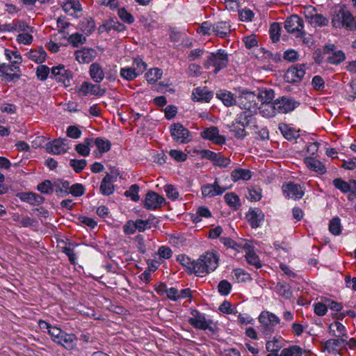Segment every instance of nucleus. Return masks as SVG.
<instances>
[{
    "instance_id": "1",
    "label": "nucleus",
    "mask_w": 356,
    "mask_h": 356,
    "mask_svg": "<svg viewBox=\"0 0 356 356\" xmlns=\"http://www.w3.org/2000/svg\"><path fill=\"white\" fill-rule=\"evenodd\" d=\"M219 255L215 251H207L194 260L193 274L203 277L213 272L218 266Z\"/></svg>"
},
{
    "instance_id": "2",
    "label": "nucleus",
    "mask_w": 356,
    "mask_h": 356,
    "mask_svg": "<svg viewBox=\"0 0 356 356\" xmlns=\"http://www.w3.org/2000/svg\"><path fill=\"white\" fill-rule=\"evenodd\" d=\"M331 24L335 29L353 30L356 29V18L346 8L339 6L332 11Z\"/></svg>"
},
{
    "instance_id": "3",
    "label": "nucleus",
    "mask_w": 356,
    "mask_h": 356,
    "mask_svg": "<svg viewBox=\"0 0 356 356\" xmlns=\"http://www.w3.org/2000/svg\"><path fill=\"white\" fill-rule=\"evenodd\" d=\"M51 340L67 349H72L76 346V337L72 334H67L58 327L54 326L48 333Z\"/></svg>"
},
{
    "instance_id": "4",
    "label": "nucleus",
    "mask_w": 356,
    "mask_h": 356,
    "mask_svg": "<svg viewBox=\"0 0 356 356\" xmlns=\"http://www.w3.org/2000/svg\"><path fill=\"white\" fill-rule=\"evenodd\" d=\"M188 323L193 327L214 332L216 330V325L211 319H208L206 315L201 313L197 309H192L191 312V316L188 318Z\"/></svg>"
},
{
    "instance_id": "5",
    "label": "nucleus",
    "mask_w": 356,
    "mask_h": 356,
    "mask_svg": "<svg viewBox=\"0 0 356 356\" xmlns=\"http://www.w3.org/2000/svg\"><path fill=\"white\" fill-rule=\"evenodd\" d=\"M229 62L228 55L225 50L218 49L216 52L211 53L204 63V67L209 69L214 67V73L217 74L220 70L227 67Z\"/></svg>"
},
{
    "instance_id": "6",
    "label": "nucleus",
    "mask_w": 356,
    "mask_h": 356,
    "mask_svg": "<svg viewBox=\"0 0 356 356\" xmlns=\"http://www.w3.org/2000/svg\"><path fill=\"white\" fill-rule=\"evenodd\" d=\"M261 323L260 330L265 337H268L274 331L275 327L280 323V318L275 314L268 312H262L259 316Z\"/></svg>"
},
{
    "instance_id": "7",
    "label": "nucleus",
    "mask_w": 356,
    "mask_h": 356,
    "mask_svg": "<svg viewBox=\"0 0 356 356\" xmlns=\"http://www.w3.org/2000/svg\"><path fill=\"white\" fill-rule=\"evenodd\" d=\"M50 77L57 82L61 83L65 87H69L71 86L73 74L65 65H58L51 67Z\"/></svg>"
},
{
    "instance_id": "8",
    "label": "nucleus",
    "mask_w": 356,
    "mask_h": 356,
    "mask_svg": "<svg viewBox=\"0 0 356 356\" xmlns=\"http://www.w3.org/2000/svg\"><path fill=\"white\" fill-rule=\"evenodd\" d=\"M284 29L288 33L293 34L296 38H302L305 34L303 20L296 15H291L286 19Z\"/></svg>"
},
{
    "instance_id": "9",
    "label": "nucleus",
    "mask_w": 356,
    "mask_h": 356,
    "mask_svg": "<svg viewBox=\"0 0 356 356\" xmlns=\"http://www.w3.org/2000/svg\"><path fill=\"white\" fill-rule=\"evenodd\" d=\"M258 100L259 97L254 92L245 91L237 97L236 104L244 111H253L256 113Z\"/></svg>"
},
{
    "instance_id": "10",
    "label": "nucleus",
    "mask_w": 356,
    "mask_h": 356,
    "mask_svg": "<svg viewBox=\"0 0 356 356\" xmlns=\"http://www.w3.org/2000/svg\"><path fill=\"white\" fill-rule=\"evenodd\" d=\"M170 132L173 140L178 143L185 144L191 140L190 131L180 123L172 124Z\"/></svg>"
},
{
    "instance_id": "11",
    "label": "nucleus",
    "mask_w": 356,
    "mask_h": 356,
    "mask_svg": "<svg viewBox=\"0 0 356 356\" xmlns=\"http://www.w3.org/2000/svg\"><path fill=\"white\" fill-rule=\"evenodd\" d=\"M76 92L80 96L94 95L102 97L106 93V89L99 85L84 81L77 88Z\"/></svg>"
},
{
    "instance_id": "12",
    "label": "nucleus",
    "mask_w": 356,
    "mask_h": 356,
    "mask_svg": "<svg viewBox=\"0 0 356 356\" xmlns=\"http://www.w3.org/2000/svg\"><path fill=\"white\" fill-rule=\"evenodd\" d=\"M20 76V67L8 63H2L0 65V77L6 81H13L19 79Z\"/></svg>"
},
{
    "instance_id": "13",
    "label": "nucleus",
    "mask_w": 356,
    "mask_h": 356,
    "mask_svg": "<svg viewBox=\"0 0 356 356\" xmlns=\"http://www.w3.org/2000/svg\"><path fill=\"white\" fill-rule=\"evenodd\" d=\"M266 99L259 106V111L261 115L266 118L274 117L277 113L275 101L270 102L273 98V92L272 90L265 92Z\"/></svg>"
},
{
    "instance_id": "14",
    "label": "nucleus",
    "mask_w": 356,
    "mask_h": 356,
    "mask_svg": "<svg viewBox=\"0 0 356 356\" xmlns=\"http://www.w3.org/2000/svg\"><path fill=\"white\" fill-rule=\"evenodd\" d=\"M254 113L253 111H243L237 115L234 122L244 128L250 127L252 129L257 127Z\"/></svg>"
},
{
    "instance_id": "15",
    "label": "nucleus",
    "mask_w": 356,
    "mask_h": 356,
    "mask_svg": "<svg viewBox=\"0 0 356 356\" xmlns=\"http://www.w3.org/2000/svg\"><path fill=\"white\" fill-rule=\"evenodd\" d=\"M282 191L286 197L293 200L300 199L305 192L300 184L293 182L284 183L282 185Z\"/></svg>"
},
{
    "instance_id": "16",
    "label": "nucleus",
    "mask_w": 356,
    "mask_h": 356,
    "mask_svg": "<svg viewBox=\"0 0 356 356\" xmlns=\"http://www.w3.org/2000/svg\"><path fill=\"white\" fill-rule=\"evenodd\" d=\"M165 202V198L156 192L149 191L147 193L144 207L148 210L159 209Z\"/></svg>"
},
{
    "instance_id": "17",
    "label": "nucleus",
    "mask_w": 356,
    "mask_h": 356,
    "mask_svg": "<svg viewBox=\"0 0 356 356\" xmlns=\"http://www.w3.org/2000/svg\"><path fill=\"white\" fill-rule=\"evenodd\" d=\"M46 149L48 153L53 154H61L67 152L69 149L68 140L67 139L58 138L46 145Z\"/></svg>"
},
{
    "instance_id": "18",
    "label": "nucleus",
    "mask_w": 356,
    "mask_h": 356,
    "mask_svg": "<svg viewBox=\"0 0 356 356\" xmlns=\"http://www.w3.org/2000/svg\"><path fill=\"white\" fill-rule=\"evenodd\" d=\"M305 71L304 65H295L289 67L285 74L284 79L286 81L289 83H296L302 80L305 76Z\"/></svg>"
},
{
    "instance_id": "19",
    "label": "nucleus",
    "mask_w": 356,
    "mask_h": 356,
    "mask_svg": "<svg viewBox=\"0 0 356 356\" xmlns=\"http://www.w3.org/2000/svg\"><path fill=\"white\" fill-rule=\"evenodd\" d=\"M277 113H287L295 110L298 106L299 102L293 99L282 97L275 100Z\"/></svg>"
},
{
    "instance_id": "20",
    "label": "nucleus",
    "mask_w": 356,
    "mask_h": 356,
    "mask_svg": "<svg viewBox=\"0 0 356 356\" xmlns=\"http://www.w3.org/2000/svg\"><path fill=\"white\" fill-rule=\"evenodd\" d=\"M227 189V187L222 186L218 179H216L213 184H208L202 186V193L204 197H212L222 195Z\"/></svg>"
},
{
    "instance_id": "21",
    "label": "nucleus",
    "mask_w": 356,
    "mask_h": 356,
    "mask_svg": "<svg viewBox=\"0 0 356 356\" xmlns=\"http://www.w3.org/2000/svg\"><path fill=\"white\" fill-rule=\"evenodd\" d=\"M75 59L80 63H89L92 62L97 56V51L92 48L83 47L74 52Z\"/></svg>"
},
{
    "instance_id": "22",
    "label": "nucleus",
    "mask_w": 356,
    "mask_h": 356,
    "mask_svg": "<svg viewBox=\"0 0 356 356\" xmlns=\"http://www.w3.org/2000/svg\"><path fill=\"white\" fill-rule=\"evenodd\" d=\"M201 136L203 138L211 140L213 143L222 145L225 143V138L219 134V130L216 127L205 129Z\"/></svg>"
},
{
    "instance_id": "23",
    "label": "nucleus",
    "mask_w": 356,
    "mask_h": 356,
    "mask_svg": "<svg viewBox=\"0 0 356 356\" xmlns=\"http://www.w3.org/2000/svg\"><path fill=\"white\" fill-rule=\"evenodd\" d=\"M334 50L335 47L334 44L327 45L325 47V51L326 53L332 52L327 58V62L330 64L338 65L345 60L346 56L345 54L342 51Z\"/></svg>"
},
{
    "instance_id": "24",
    "label": "nucleus",
    "mask_w": 356,
    "mask_h": 356,
    "mask_svg": "<svg viewBox=\"0 0 356 356\" xmlns=\"http://www.w3.org/2000/svg\"><path fill=\"white\" fill-rule=\"evenodd\" d=\"M305 17L309 23L313 26H325L327 25L329 22L328 19L323 15L318 13L315 8L309 11L308 13L306 14Z\"/></svg>"
},
{
    "instance_id": "25",
    "label": "nucleus",
    "mask_w": 356,
    "mask_h": 356,
    "mask_svg": "<svg viewBox=\"0 0 356 356\" xmlns=\"http://www.w3.org/2000/svg\"><path fill=\"white\" fill-rule=\"evenodd\" d=\"M246 218L252 227L257 228L264 220V214L259 209H250L246 214Z\"/></svg>"
},
{
    "instance_id": "26",
    "label": "nucleus",
    "mask_w": 356,
    "mask_h": 356,
    "mask_svg": "<svg viewBox=\"0 0 356 356\" xmlns=\"http://www.w3.org/2000/svg\"><path fill=\"white\" fill-rule=\"evenodd\" d=\"M213 93L207 88H196L192 93V99L197 102H209L213 98Z\"/></svg>"
},
{
    "instance_id": "27",
    "label": "nucleus",
    "mask_w": 356,
    "mask_h": 356,
    "mask_svg": "<svg viewBox=\"0 0 356 356\" xmlns=\"http://www.w3.org/2000/svg\"><path fill=\"white\" fill-rule=\"evenodd\" d=\"M115 181L113 176L107 174L102 181L100 185V191L104 195H110L114 192V186L113 183Z\"/></svg>"
},
{
    "instance_id": "28",
    "label": "nucleus",
    "mask_w": 356,
    "mask_h": 356,
    "mask_svg": "<svg viewBox=\"0 0 356 356\" xmlns=\"http://www.w3.org/2000/svg\"><path fill=\"white\" fill-rule=\"evenodd\" d=\"M63 10L68 15L78 17L77 13L81 12L82 7L77 0H68L63 5Z\"/></svg>"
},
{
    "instance_id": "29",
    "label": "nucleus",
    "mask_w": 356,
    "mask_h": 356,
    "mask_svg": "<svg viewBox=\"0 0 356 356\" xmlns=\"http://www.w3.org/2000/svg\"><path fill=\"white\" fill-rule=\"evenodd\" d=\"M304 162L309 170L318 174L323 175L326 172L325 165L318 160L311 157H306Z\"/></svg>"
},
{
    "instance_id": "30",
    "label": "nucleus",
    "mask_w": 356,
    "mask_h": 356,
    "mask_svg": "<svg viewBox=\"0 0 356 356\" xmlns=\"http://www.w3.org/2000/svg\"><path fill=\"white\" fill-rule=\"evenodd\" d=\"M344 341L345 339L341 338L328 339L324 343L323 350L329 353H337Z\"/></svg>"
},
{
    "instance_id": "31",
    "label": "nucleus",
    "mask_w": 356,
    "mask_h": 356,
    "mask_svg": "<svg viewBox=\"0 0 356 356\" xmlns=\"http://www.w3.org/2000/svg\"><path fill=\"white\" fill-rule=\"evenodd\" d=\"M91 79L96 83H100L104 78V73L101 65L95 63L90 66L89 70Z\"/></svg>"
},
{
    "instance_id": "32",
    "label": "nucleus",
    "mask_w": 356,
    "mask_h": 356,
    "mask_svg": "<svg viewBox=\"0 0 356 356\" xmlns=\"http://www.w3.org/2000/svg\"><path fill=\"white\" fill-rule=\"evenodd\" d=\"M330 333L337 338L346 337L347 332L345 326L339 321L332 323L329 326Z\"/></svg>"
},
{
    "instance_id": "33",
    "label": "nucleus",
    "mask_w": 356,
    "mask_h": 356,
    "mask_svg": "<svg viewBox=\"0 0 356 356\" xmlns=\"http://www.w3.org/2000/svg\"><path fill=\"white\" fill-rule=\"evenodd\" d=\"M216 97L220 99L226 106H231L237 102V97L235 98L234 95L227 90H220L216 93Z\"/></svg>"
},
{
    "instance_id": "34",
    "label": "nucleus",
    "mask_w": 356,
    "mask_h": 356,
    "mask_svg": "<svg viewBox=\"0 0 356 356\" xmlns=\"http://www.w3.org/2000/svg\"><path fill=\"white\" fill-rule=\"evenodd\" d=\"M102 29L107 32H110L111 31L122 32L126 30V26L119 22L117 19H110L103 24Z\"/></svg>"
},
{
    "instance_id": "35",
    "label": "nucleus",
    "mask_w": 356,
    "mask_h": 356,
    "mask_svg": "<svg viewBox=\"0 0 356 356\" xmlns=\"http://www.w3.org/2000/svg\"><path fill=\"white\" fill-rule=\"evenodd\" d=\"M4 55L6 59L9 61L8 64L20 67L22 63V57L17 51L5 49Z\"/></svg>"
},
{
    "instance_id": "36",
    "label": "nucleus",
    "mask_w": 356,
    "mask_h": 356,
    "mask_svg": "<svg viewBox=\"0 0 356 356\" xmlns=\"http://www.w3.org/2000/svg\"><path fill=\"white\" fill-rule=\"evenodd\" d=\"M213 31L216 35L224 38L230 33V25L226 22H218L213 24Z\"/></svg>"
},
{
    "instance_id": "37",
    "label": "nucleus",
    "mask_w": 356,
    "mask_h": 356,
    "mask_svg": "<svg viewBox=\"0 0 356 356\" xmlns=\"http://www.w3.org/2000/svg\"><path fill=\"white\" fill-rule=\"evenodd\" d=\"M28 57L32 61H34L37 63H42L44 62L47 53L42 47H40L36 49H31L28 52Z\"/></svg>"
},
{
    "instance_id": "38",
    "label": "nucleus",
    "mask_w": 356,
    "mask_h": 356,
    "mask_svg": "<svg viewBox=\"0 0 356 356\" xmlns=\"http://www.w3.org/2000/svg\"><path fill=\"white\" fill-rule=\"evenodd\" d=\"M18 197L24 202H27L31 204H40L43 201V197L34 193H21L18 194Z\"/></svg>"
},
{
    "instance_id": "39",
    "label": "nucleus",
    "mask_w": 356,
    "mask_h": 356,
    "mask_svg": "<svg viewBox=\"0 0 356 356\" xmlns=\"http://www.w3.org/2000/svg\"><path fill=\"white\" fill-rule=\"evenodd\" d=\"M231 177L234 181H237L241 179L248 181L251 179L252 172L249 170L237 168L232 171Z\"/></svg>"
},
{
    "instance_id": "40",
    "label": "nucleus",
    "mask_w": 356,
    "mask_h": 356,
    "mask_svg": "<svg viewBox=\"0 0 356 356\" xmlns=\"http://www.w3.org/2000/svg\"><path fill=\"white\" fill-rule=\"evenodd\" d=\"M79 29L86 34H90L95 31V24L93 19L90 17H84L80 21Z\"/></svg>"
},
{
    "instance_id": "41",
    "label": "nucleus",
    "mask_w": 356,
    "mask_h": 356,
    "mask_svg": "<svg viewBox=\"0 0 356 356\" xmlns=\"http://www.w3.org/2000/svg\"><path fill=\"white\" fill-rule=\"evenodd\" d=\"M275 290L277 293L284 298L289 299L292 296L291 286L286 282H278L275 286Z\"/></svg>"
},
{
    "instance_id": "42",
    "label": "nucleus",
    "mask_w": 356,
    "mask_h": 356,
    "mask_svg": "<svg viewBox=\"0 0 356 356\" xmlns=\"http://www.w3.org/2000/svg\"><path fill=\"white\" fill-rule=\"evenodd\" d=\"M225 202L234 210L241 207V202L238 196L234 193H227L224 197Z\"/></svg>"
},
{
    "instance_id": "43",
    "label": "nucleus",
    "mask_w": 356,
    "mask_h": 356,
    "mask_svg": "<svg viewBox=\"0 0 356 356\" xmlns=\"http://www.w3.org/2000/svg\"><path fill=\"white\" fill-rule=\"evenodd\" d=\"M232 277L237 282H245L251 280L250 274L241 268L234 269Z\"/></svg>"
},
{
    "instance_id": "44",
    "label": "nucleus",
    "mask_w": 356,
    "mask_h": 356,
    "mask_svg": "<svg viewBox=\"0 0 356 356\" xmlns=\"http://www.w3.org/2000/svg\"><path fill=\"white\" fill-rule=\"evenodd\" d=\"M278 129L287 140L294 139L298 136L297 132L285 123H280Z\"/></svg>"
},
{
    "instance_id": "45",
    "label": "nucleus",
    "mask_w": 356,
    "mask_h": 356,
    "mask_svg": "<svg viewBox=\"0 0 356 356\" xmlns=\"http://www.w3.org/2000/svg\"><path fill=\"white\" fill-rule=\"evenodd\" d=\"M94 144L100 154L108 152L111 147V142L108 140L102 138H97L95 140Z\"/></svg>"
},
{
    "instance_id": "46",
    "label": "nucleus",
    "mask_w": 356,
    "mask_h": 356,
    "mask_svg": "<svg viewBox=\"0 0 356 356\" xmlns=\"http://www.w3.org/2000/svg\"><path fill=\"white\" fill-rule=\"evenodd\" d=\"M303 350L298 346H291L284 348L280 353V356H302Z\"/></svg>"
},
{
    "instance_id": "47",
    "label": "nucleus",
    "mask_w": 356,
    "mask_h": 356,
    "mask_svg": "<svg viewBox=\"0 0 356 356\" xmlns=\"http://www.w3.org/2000/svg\"><path fill=\"white\" fill-rule=\"evenodd\" d=\"M177 261L186 268L190 274L193 273V266L194 265V260L191 261V259L185 254H179L177 257Z\"/></svg>"
},
{
    "instance_id": "48",
    "label": "nucleus",
    "mask_w": 356,
    "mask_h": 356,
    "mask_svg": "<svg viewBox=\"0 0 356 356\" xmlns=\"http://www.w3.org/2000/svg\"><path fill=\"white\" fill-rule=\"evenodd\" d=\"M230 131L238 139H243L248 136V132L245 131V128L234 121L231 126Z\"/></svg>"
},
{
    "instance_id": "49",
    "label": "nucleus",
    "mask_w": 356,
    "mask_h": 356,
    "mask_svg": "<svg viewBox=\"0 0 356 356\" xmlns=\"http://www.w3.org/2000/svg\"><path fill=\"white\" fill-rule=\"evenodd\" d=\"M162 70L159 68L149 70L145 74L146 79L149 83H154L161 78Z\"/></svg>"
},
{
    "instance_id": "50",
    "label": "nucleus",
    "mask_w": 356,
    "mask_h": 356,
    "mask_svg": "<svg viewBox=\"0 0 356 356\" xmlns=\"http://www.w3.org/2000/svg\"><path fill=\"white\" fill-rule=\"evenodd\" d=\"M282 348V341L277 338L268 341L266 344V348L270 353H278Z\"/></svg>"
},
{
    "instance_id": "51",
    "label": "nucleus",
    "mask_w": 356,
    "mask_h": 356,
    "mask_svg": "<svg viewBox=\"0 0 356 356\" xmlns=\"http://www.w3.org/2000/svg\"><path fill=\"white\" fill-rule=\"evenodd\" d=\"M245 258L249 264L254 266L257 268L261 267V261L254 251L248 250L245 254Z\"/></svg>"
},
{
    "instance_id": "52",
    "label": "nucleus",
    "mask_w": 356,
    "mask_h": 356,
    "mask_svg": "<svg viewBox=\"0 0 356 356\" xmlns=\"http://www.w3.org/2000/svg\"><path fill=\"white\" fill-rule=\"evenodd\" d=\"M139 189L138 185L133 184L124 192V195L127 197H130L132 201L138 202L140 200L138 195Z\"/></svg>"
},
{
    "instance_id": "53",
    "label": "nucleus",
    "mask_w": 356,
    "mask_h": 356,
    "mask_svg": "<svg viewBox=\"0 0 356 356\" xmlns=\"http://www.w3.org/2000/svg\"><path fill=\"white\" fill-rule=\"evenodd\" d=\"M120 75L126 81H133L138 76L137 73L134 72L131 67L121 68Z\"/></svg>"
},
{
    "instance_id": "54",
    "label": "nucleus",
    "mask_w": 356,
    "mask_h": 356,
    "mask_svg": "<svg viewBox=\"0 0 356 356\" xmlns=\"http://www.w3.org/2000/svg\"><path fill=\"white\" fill-rule=\"evenodd\" d=\"M252 133L256 135L255 138L258 140H266L269 138V132L266 127H259L252 128Z\"/></svg>"
},
{
    "instance_id": "55",
    "label": "nucleus",
    "mask_w": 356,
    "mask_h": 356,
    "mask_svg": "<svg viewBox=\"0 0 356 356\" xmlns=\"http://www.w3.org/2000/svg\"><path fill=\"white\" fill-rule=\"evenodd\" d=\"M329 230L330 232L335 235H339L341 232V225L340 219L337 217L334 218L329 224Z\"/></svg>"
},
{
    "instance_id": "56",
    "label": "nucleus",
    "mask_w": 356,
    "mask_h": 356,
    "mask_svg": "<svg viewBox=\"0 0 356 356\" xmlns=\"http://www.w3.org/2000/svg\"><path fill=\"white\" fill-rule=\"evenodd\" d=\"M132 69L137 73V76L142 74L145 70L147 65L140 58H136L134 60Z\"/></svg>"
},
{
    "instance_id": "57",
    "label": "nucleus",
    "mask_w": 356,
    "mask_h": 356,
    "mask_svg": "<svg viewBox=\"0 0 356 356\" xmlns=\"http://www.w3.org/2000/svg\"><path fill=\"white\" fill-rule=\"evenodd\" d=\"M118 15L124 23L131 24L134 22V16L129 13L124 8H121L118 10Z\"/></svg>"
},
{
    "instance_id": "58",
    "label": "nucleus",
    "mask_w": 356,
    "mask_h": 356,
    "mask_svg": "<svg viewBox=\"0 0 356 356\" xmlns=\"http://www.w3.org/2000/svg\"><path fill=\"white\" fill-rule=\"evenodd\" d=\"M239 19L243 22H252L254 17L253 11L248 8L238 10Z\"/></svg>"
},
{
    "instance_id": "59",
    "label": "nucleus",
    "mask_w": 356,
    "mask_h": 356,
    "mask_svg": "<svg viewBox=\"0 0 356 356\" xmlns=\"http://www.w3.org/2000/svg\"><path fill=\"white\" fill-rule=\"evenodd\" d=\"M280 31L281 26L279 23L275 22L271 24L269 32L270 35V38L272 39L273 42H276L280 40Z\"/></svg>"
},
{
    "instance_id": "60",
    "label": "nucleus",
    "mask_w": 356,
    "mask_h": 356,
    "mask_svg": "<svg viewBox=\"0 0 356 356\" xmlns=\"http://www.w3.org/2000/svg\"><path fill=\"white\" fill-rule=\"evenodd\" d=\"M9 26L10 27V31H17L19 33L28 31V30L30 29L28 24L23 21L13 22Z\"/></svg>"
},
{
    "instance_id": "61",
    "label": "nucleus",
    "mask_w": 356,
    "mask_h": 356,
    "mask_svg": "<svg viewBox=\"0 0 356 356\" xmlns=\"http://www.w3.org/2000/svg\"><path fill=\"white\" fill-rule=\"evenodd\" d=\"M68 41L74 47H79V45L84 44L85 42L86 41V39L83 35L76 33L72 34L69 37Z\"/></svg>"
},
{
    "instance_id": "62",
    "label": "nucleus",
    "mask_w": 356,
    "mask_h": 356,
    "mask_svg": "<svg viewBox=\"0 0 356 356\" xmlns=\"http://www.w3.org/2000/svg\"><path fill=\"white\" fill-rule=\"evenodd\" d=\"M70 165L76 172H80L86 166L87 161L85 159H71Z\"/></svg>"
},
{
    "instance_id": "63",
    "label": "nucleus",
    "mask_w": 356,
    "mask_h": 356,
    "mask_svg": "<svg viewBox=\"0 0 356 356\" xmlns=\"http://www.w3.org/2000/svg\"><path fill=\"white\" fill-rule=\"evenodd\" d=\"M333 184L335 188L340 190L343 193L350 192V186L348 185V182L343 180L341 178L334 179L333 180Z\"/></svg>"
},
{
    "instance_id": "64",
    "label": "nucleus",
    "mask_w": 356,
    "mask_h": 356,
    "mask_svg": "<svg viewBox=\"0 0 356 356\" xmlns=\"http://www.w3.org/2000/svg\"><path fill=\"white\" fill-rule=\"evenodd\" d=\"M232 290V284L226 280H221L218 284V291L222 296L228 295Z\"/></svg>"
}]
</instances>
